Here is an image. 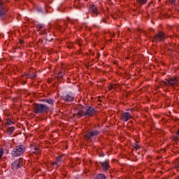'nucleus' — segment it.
Instances as JSON below:
<instances>
[{"label": "nucleus", "instance_id": "obj_8", "mask_svg": "<svg viewBox=\"0 0 179 179\" xmlns=\"http://www.w3.org/2000/svg\"><path fill=\"white\" fill-rule=\"evenodd\" d=\"M100 134V131L98 130H92V131H88V133L85 135H84V139L85 141H89L90 138H93L94 136H99Z\"/></svg>", "mask_w": 179, "mask_h": 179}, {"label": "nucleus", "instance_id": "obj_20", "mask_svg": "<svg viewBox=\"0 0 179 179\" xmlns=\"http://www.w3.org/2000/svg\"><path fill=\"white\" fill-rule=\"evenodd\" d=\"M27 76L29 79H33V78H36L37 76V73H29V74H27Z\"/></svg>", "mask_w": 179, "mask_h": 179}, {"label": "nucleus", "instance_id": "obj_39", "mask_svg": "<svg viewBox=\"0 0 179 179\" xmlns=\"http://www.w3.org/2000/svg\"><path fill=\"white\" fill-rule=\"evenodd\" d=\"M129 110H130V111H133L134 109L131 108V109H127V111H129Z\"/></svg>", "mask_w": 179, "mask_h": 179}, {"label": "nucleus", "instance_id": "obj_35", "mask_svg": "<svg viewBox=\"0 0 179 179\" xmlns=\"http://www.w3.org/2000/svg\"><path fill=\"white\" fill-rule=\"evenodd\" d=\"M175 167H176V169H179V162H178V164H176V165H175Z\"/></svg>", "mask_w": 179, "mask_h": 179}, {"label": "nucleus", "instance_id": "obj_5", "mask_svg": "<svg viewBox=\"0 0 179 179\" xmlns=\"http://www.w3.org/2000/svg\"><path fill=\"white\" fill-rule=\"evenodd\" d=\"M83 108L85 109L86 117H94L97 114V110L92 106L86 105L85 106H83Z\"/></svg>", "mask_w": 179, "mask_h": 179}, {"label": "nucleus", "instance_id": "obj_21", "mask_svg": "<svg viewBox=\"0 0 179 179\" xmlns=\"http://www.w3.org/2000/svg\"><path fill=\"white\" fill-rule=\"evenodd\" d=\"M136 2L140 5H145L148 2V0H136Z\"/></svg>", "mask_w": 179, "mask_h": 179}, {"label": "nucleus", "instance_id": "obj_16", "mask_svg": "<svg viewBox=\"0 0 179 179\" xmlns=\"http://www.w3.org/2000/svg\"><path fill=\"white\" fill-rule=\"evenodd\" d=\"M167 86H169L168 81L167 82L164 80L159 81V85H158L159 87H166Z\"/></svg>", "mask_w": 179, "mask_h": 179}, {"label": "nucleus", "instance_id": "obj_3", "mask_svg": "<svg viewBox=\"0 0 179 179\" xmlns=\"http://www.w3.org/2000/svg\"><path fill=\"white\" fill-rule=\"evenodd\" d=\"M26 152V146L23 144L17 145L12 151L11 155L13 157H19Z\"/></svg>", "mask_w": 179, "mask_h": 179}, {"label": "nucleus", "instance_id": "obj_24", "mask_svg": "<svg viewBox=\"0 0 179 179\" xmlns=\"http://www.w3.org/2000/svg\"><path fill=\"white\" fill-rule=\"evenodd\" d=\"M13 124H15L13 121L8 120L5 124L6 126V125H13Z\"/></svg>", "mask_w": 179, "mask_h": 179}, {"label": "nucleus", "instance_id": "obj_15", "mask_svg": "<svg viewBox=\"0 0 179 179\" xmlns=\"http://www.w3.org/2000/svg\"><path fill=\"white\" fill-rule=\"evenodd\" d=\"M15 127H8L6 129V134H8V135H12L13 132H15Z\"/></svg>", "mask_w": 179, "mask_h": 179}, {"label": "nucleus", "instance_id": "obj_10", "mask_svg": "<svg viewBox=\"0 0 179 179\" xmlns=\"http://www.w3.org/2000/svg\"><path fill=\"white\" fill-rule=\"evenodd\" d=\"M99 164L102 167L103 171H108V169L111 167L110 165V159H106L103 162H100Z\"/></svg>", "mask_w": 179, "mask_h": 179}, {"label": "nucleus", "instance_id": "obj_26", "mask_svg": "<svg viewBox=\"0 0 179 179\" xmlns=\"http://www.w3.org/2000/svg\"><path fill=\"white\" fill-rule=\"evenodd\" d=\"M79 113H80L81 114H83V115H84V117H86V110H83V109L79 110H78Z\"/></svg>", "mask_w": 179, "mask_h": 179}, {"label": "nucleus", "instance_id": "obj_33", "mask_svg": "<svg viewBox=\"0 0 179 179\" xmlns=\"http://www.w3.org/2000/svg\"><path fill=\"white\" fill-rule=\"evenodd\" d=\"M108 90H113V84H110L108 86Z\"/></svg>", "mask_w": 179, "mask_h": 179}, {"label": "nucleus", "instance_id": "obj_29", "mask_svg": "<svg viewBox=\"0 0 179 179\" xmlns=\"http://www.w3.org/2000/svg\"><path fill=\"white\" fill-rule=\"evenodd\" d=\"M0 156H3V148H0Z\"/></svg>", "mask_w": 179, "mask_h": 179}, {"label": "nucleus", "instance_id": "obj_27", "mask_svg": "<svg viewBox=\"0 0 179 179\" xmlns=\"http://www.w3.org/2000/svg\"><path fill=\"white\" fill-rule=\"evenodd\" d=\"M76 44H77L78 45H79V47H82V41H80V40H77V41H76Z\"/></svg>", "mask_w": 179, "mask_h": 179}, {"label": "nucleus", "instance_id": "obj_30", "mask_svg": "<svg viewBox=\"0 0 179 179\" xmlns=\"http://www.w3.org/2000/svg\"><path fill=\"white\" fill-rule=\"evenodd\" d=\"M173 139L175 141V142H177L178 141V137L173 136Z\"/></svg>", "mask_w": 179, "mask_h": 179}, {"label": "nucleus", "instance_id": "obj_32", "mask_svg": "<svg viewBox=\"0 0 179 179\" xmlns=\"http://www.w3.org/2000/svg\"><path fill=\"white\" fill-rule=\"evenodd\" d=\"M89 52L91 54V55H92V57H94V52L92 50H90Z\"/></svg>", "mask_w": 179, "mask_h": 179}, {"label": "nucleus", "instance_id": "obj_34", "mask_svg": "<svg viewBox=\"0 0 179 179\" xmlns=\"http://www.w3.org/2000/svg\"><path fill=\"white\" fill-rule=\"evenodd\" d=\"M171 3H176V0H169Z\"/></svg>", "mask_w": 179, "mask_h": 179}, {"label": "nucleus", "instance_id": "obj_12", "mask_svg": "<svg viewBox=\"0 0 179 179\" xmlns=\"http://www.w3.org/2000/svg\"><path fill=\"white\" fill-rule=\"evenodd\" d=\"M132 118V115L129 114L128 112L122 113L120 117V120L122 121H124V122H127V121H129Z\"/></svg>", "mask_w": 179, "mask_h": 179}, {"label": "nucleus", "instance_id": "obj_23", "mask_svg": "<svg viewBox=\"0 0 179 179\" xmlns=\"http://www.w3.org/2000/svg\"><path fill=\"white\" fill-rule=\"evenodd\" d=\"M75 115H76L77 117H78L79 118H82V117H85V115H83V113H81L80 112H78L76 114H73V117H75Z\"/></svg>", "mask_w": 179, "mask_h": 179}, {"label": "nucleus", "instance_id": "obj_25", "mask_svg": "<svg viewBox=\"0 0 179 179\" xmlns=\"http://www.w3.org/2000/svg\"><path fill=\"white\" fill-rule=\"evenodd\" d=\"M36 27H37V29H38V31H40V30L44 29V26L42 25V24H38V25L36 26Z\"/></svg>", "mask_w": 179, "mask_h": 179}, {"label": "nucleus", "instance_id": "obj_22", "mask_svg": "<svg viewBox=\"0 0 179 179\" xmlns=\"http://www.w3.org/2000/svg\"><path fill=\"white\" fill-rule=\"evenodd\" d=\"M54 40V38L51 37V34L46 35V41H52Z\"/></svg>", "mask_w": 179, "mask_h": 179}, {"label": "nucleus", "instance_id": "obj_7", "mask_svg": "<svg viewBox=\"0 0 179 179\" xmlns=\"http://www.w3.org/2000/svg\"><path fill=\"white\" fill-rule=\"evenodd\" d=\"M29 148L32 155H40V153L42 152L38 144L33 143L30 145Z\"/></svg>", "mask_w": 179, "mask_h": 179}, {"label": "nucleus", "instance_id": "obj_31", "mask_svg": "<svg viewBox=\"0 0 179 179\" xmlns=\"http://www.w3.org/2000/svg\"><path fill=\"white\" fill-rule=\"evenodd\" d=\"M40 31L42 32V34H45V29H40Z\"/></svg>", "mask_w": 179, "mask_h": 179}, {"label": "nucleus", "instance_id": "obj_9", "mask_svg": "<svg viewBox=\"0 0 179 179\" xmlns=\"http://www.w3.org/2000/svg\"><path fill=\"white\" fill-rule=\"evenodd\" d=\"M20 167H23V159L20 158L17 160H15L12 164H11V169L17 170V169H20Z\"/></svg>", "mask_w": 179, "mask_h": 179}, {"label": "nucleus", "instance_id": "obj_38", "mask_svg": "<svg viewBox=\"0 0 179 179\" xmlns=\"http://www.w3.org/2000/svg\"><path fill=\"white\" fill-rule=\"evenodd\" d=\"M38 43H43V39H39Z\"/></svg>", "mask_w": 179, "mask_h": 179}, {"label": "nucleus", "instance_id": "obj_6", "mask_svg": "<svg viewBox=\"0 0 179 179\" xmlns=\"http://www.w3.org/2000/svg\"><path fill=\"white\" fill-rule=\"evenodd\" d=\"M65 155H59L57 157L55 162L51 163V165L55 169H58V167H61L62 166V163H64L65 158H64Z\"/></svg>", "mask_w": 179, "mask_h": 179}, {"label": "nucleus", "instance_id": "obj_13", "mask_svg": "<svg viewBox=\"0 0 179 179\" xmlns=\"http://www.w3.org/2000/svg\"><path fill=\"white\" fill-rule=\"evenodd\" d=\"M166 81H168V87H173L174 85H176L177 82H178V78L175 77V78L166 79Z\"/></svg>", "mask_w": 179, "mask_h": 179}, {"label": "nucleus", "instance_id": "obj_18", "mask_svg": "<svg viewBox=\"0 0 179 179\" xmlns=\"http://www.w3.org/2000/svg\"><path fill=\"white\" fill-rule=\"evenodd\" d=\"M41 101H44L45 103H48L50 106H54V101L52 99H41Z\"/></svg>", "mask_w": 179, "mask_h": 179}, {"label": "nucleus", "instance_id": "obj_42", "mask_svg": "<svg viewBox=\"0 0 179 179\" xmlns=\"http://www.w3.org/2000/svg\"><path fill=\"white\" fill-rule=\"evenodd\" d=\"M98 101H99L100 103H101V99H98Z\"/></svg>", "mask_w": 179, "mask_h": 179}, {"label": "nucleus", "instance_id": "obj_43", "mask_svg": "<svg viewBox=\"0 0 179 179\" xmlns=\"http://www.w3.org/2000/svg\"><path fill=\"white\" fill-rule=\"evenodd\" d=\"M1 159H2V157L0 155V160H1Z\"/></svg>", "mask_w": 179, "mask_h": 179}, {"label": "nucleus", "instance_id": "obj_17", "mask_svg": "<svg viewBox=\"0 0 179 179\" xmlns=\"http://www.w3.org/2000/svg\"><path fill=\"white\" fill-rule=\"evenodd\" d=\"M107 177L103 173H99L97 174L94 179H106Z\"/></svg>", "mask_w": 179, "mask_h": 179}, {"label": "nucleus", "instance_id": "obj_19", "mask_svg": "<svg viewBox=\"0 0 179 179\" xmlns=\"http://www.w3.org/2000/svg\"><path fill=\"white\" fill-rule=\"evenodd\" d=\"M131 146L134 148L136 150H138V149H141V145H138V143H134L131 144Z\"/></svg>", "mask_w": 179, "mask_h": 179}, {"label": "nucleus", "instance_id": "obj_40", "mask_svg": "<svg viewBox=\"0 0 179 179\" xmlns=\"http://www.w3.org/2000/svg\"><path fill=\"white\" fill-rule=\"evenodd\" d=\"M67 48H72V46L68 45V46H67Z\"/></svg>", "mask_w": 179, "mask_h": 179}, {"label": "nucleus", "instance_id": "obj_28", "mask_svg": "<svg viewBox=\"0 0 179 179\" xmlns=\"http://www.w3.org/2000/svg\"><path fill=\"white\" fill-rule=\"evenodd\" d=\"M18 43L20 44H24V41L22 38L18 39Z\"/></svg>", "mask_w": 179, "mask_h": 179}, {"label": "nucleus", "instance_id": "obj_36", "mask_svg": "<svg viewBox=\"0 0 179 179\" xmlns=\"http://www.w3.org/2000/svg\"><path fill=\"white\" fill-rule=\"evenodd\" d=\"M169 37L170 38H174V35H170V36H169Z\"/></svg>", "mask_w": 179, "mask_h": 179}, {"label": "nucleus", "instance_id": "obj_41", "mask_svg": "<svg viewBox=\"0 0 179 179\" xmlns=\"http://www.w3.org/2000/svg\"><path fill=\"white\" fill-rule=\"evenodd\" d=\"M100 156L101 157L104 156V154H101Z\"/></svg>", "mask_w": 179, "mask_h": 179}, {"label": "nucleus", "instance_id": "obj_1", "mask_svg": "<svg viewBox=\"0 0 179 179\" xmlns=\"http://www.w3.org/2000/svg\"><path fill=\"white\" fill-rule=\"evenodd\" d=\"M169 38V35L166 34V33L163 31H158L157 33L155 34L152 37V42L155 43H164V41Z\"/></svg>", "mask_w": 179, "mask_h": 179}, {"label": "nucleus", "instance_id": "obj_11", "mask_svg": "<svg viewBox=\"0 0 179 179\" xmlns=\"http://www.w3.org/2000/svg\"><path fill=\"white\" fill-rule=\"evenodd\" d=\"M89 12L91 13L92 16L96 17L99 15V10L97 9V6L94 4H91L89 6Z\"/></svg>", "mask_w": 179, "mask_h": 179}, {"label": "nucleus", "instance_id": "obj_4", "mask_svg": "<svg viewBox=\"0 0 179 179\" xmlns=\"http://www.w3.org/2000/svg\"><path fill=\"white\" fill-rule=\"evenodd\" d=\"M8 10L9 8H8V6L5 4V1L0 0V19L1 20H5V19H6V15Z\"/></svg>", "mask_w": 179, "mask_h": 179}, {"label": "nucleus", "instance_id": "obj_14", "mask_svg": "<svg viewBox=\"0 0 179 179\" xmlns=\"http://www.w3.org/2000/svg\"><path fill=\"white\" fill-rule=\"evenodd\" d=\"M63 99L66 101H73L75 98L73 97V94H72L71 93H69V94L64 95L63 96Z\"/></svg>", "mask_w": 179, "mask_h": 179}, {"label": "nucleus", "instance_id": "obj_37", "mask_svg": "<svg viewBox=\"0 0 179 179\" xmlns=\"http://www.w3.org/2000/svg\"><path fill=\"white\" fill-rule=\"evenodd\" d=\"M80 52H82V50H79L78 51V54H80Z\"/></svg>", "mask_w": 179, "mask_h": 179}, {"label": "nucleus", "instance_id": "obj_2", "mask_svg": "<svg viewBox=\"0 0 179 179\" xmlns=\"http://www.w3.org/2000/svg\"><path fill=\"white\" fill-rule=\"evenodd\" d=\"M33 110L35 114H45L50 111V108L48 106L43 103H34Z\"/></svg>", "mask_w": 179, "mask_h": 179}]
</instances>
